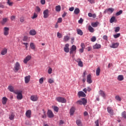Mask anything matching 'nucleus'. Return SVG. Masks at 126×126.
Masks as SVG:
<instances>
[{
    "instance_id": "obj_26",
    "label": "nucleus",
    "mask_w": 126,
    "mask_h": 126,
    "mask_svg": "<svg viewBox=\"0 0 126 126\" xmlns=\"http://www.w3.org/2000/svg\"><path fill=\"white\" fill-rule=\"evenodd\" d=\"M7 20H8V19L7 18H3L2 20L1 21V24L3 25V24H5L6 22H7Z\"/></svg>"
},
{
    "instance_id": "obj_55",
    "label": "nucleus",
    "mask_w": 126,
    "mask_h": 126,
    "mask_svg": "<svg viewBox=\"0 0 126 126\" xmlns=\"http://www.w3.org/2000/svg\"><path fill=\"white\" fill-rule=\"evenodd\" d=\"M52 71H53V69H52V68L50 67L48 70L49 74H51Z\"/></svg>"
},
{
    "instance_id": "obj_39",
    "label": "nucleus",
    "mask_w": 126,
    "mask_h": 126,
    "mask_svg": "<svg viewBox=\"0 0 126 126\" xmlns=\"http://www.w3.org/2000/svg\"><path fill=\"white\" fill-rule=\"evenodd\" d=\"M123 13V10H120L119 12H117L116 13V16H119V15H121Z\"/></svg>"
},
{
    "instance_id": "obj_24",
    "label": "nucleus",
    "mask_w": 126,
    "mask_h": 126,
    "mask_svg": "<svg viewBox=\"0 0 126 126\" xmlns=\"http://www.w3.org/2000/svg\"><path fill=\"white\" fill-rule=\"evenodd\" d=\"M117 79L119 81H123V80H124V76L123 75H119Z\"/></svg>"
},
{
    "instance_id": "obj_62",
    "label": "nucleus",
    "mask_w": 126,
    "mask_h": 126,
    "mask_svg": "<svg viewBox=\"0 0 126 126\" xmlns=\"http://www.w3.org/2000/svg\"><path fill=\"white\" fill-rule=\"evenodd\" d=\"M41 4H45V3H46V0H41Z\"/></svg>"
},
{
    "instance_id": "obj_35",
    "label": "nucleus",
    "mask_w": 126,
    "mask_h": 126,
    "mask_svg": "<svg viewBox=\"0 0 126 126\" xmlns=\"http://www.w3.org/2000/svg\"><path fill=\"white\" fill-rule=\"evenodd\" d=\"M61 6L60 5H58L56 6V11H57V12H60L61 11Z\"/></svg>"
},
{
    "instance_id": "obj_45",
    "label": "nucleus",
    "mask_w": 126,
    "mask_h": 126,
    "mask_svg": "<svg viewBox=\"0 0 126 126\" xmlns=\"http://www.w3.org/2000/svg\"><path fill=\"white\" fill-rule=\"evenodd\" d=\"M54 110L55 111V112H59V107L58 106H54L53 107Z\"/></svg>"
},
{
    "instance_id": "obj_59",
    "label": "nucleus",
    "mask_w": 126,
    "mask_h": 126,
    "mask_svg": "<svg viewBox=\"0 0 126 126\" xmlns=\"http://www.w3.org/2000/svg\"><path fill=\"white\" fill-rule=\"evenodd\" d=\"M81 47L82 48L84 49L85 48V45H84V43H82L81 44Z\"/></svg>"
},
{
    "instance_id": "obj_30",
    "label": "nucleus",
    "mask_w": 126,
    "mask_h": 126,
    "mask_svg": "<svg viewBox=\"0 0 126 126\" xmlns=\"http://www.w3.org/2000/svg\"><path fill=\"white\" fill-rule=\"evenodd\" d=\"M80 12V10L78 8H76L74 11V13L75 14H78Z\"/></svg>"
},
{
    "instance_id": "obj_54",
    "label": "nucleus",
    "mask_w": 126,
    "mask_h": 126,
    "mask_svg": "<svg viewBox=\"0 0 126 126\" xmlns=\"http://www.w3.org/2000/svg\"><path fill=\"white\" fill-rule=\"evenodd\" d=\"M28 39V37H27V36H25L23 38V41H24V42H26Z\"/></svg>"
},
{
    "instance_id": "obj_42",
    "label": "nucleus",
    "mask_w": 126,
    "mask_h": 126,
    "mask_svg": "<svg viewBox=\"0 0 126 126\" xmlns=\"http://www.w3.org/2000/svg\"><path fill=\"white\" fill-rule=\"evenodd\" d=\"M115 99H116V100H117V101H122V98H121V97H120L119 95H116V96H115Z\"/></svg>"
},
{
    "instance_id": "obj_48",
    "label": "nucleus",
    "mask_w": 126,
    "mask_h": 126,
    "mask_svg": "<svg viewBox=\"0 0 126 126\" xmlns=\"http://www.w3.org/2000/svg\"><path fill=\"white\" fill-rule=\"evenodd\" d=\"M120 36H121V33H117L116 34L114 35V37L115 39H117V38H119V37H120Z\"/></svg>"
},
{
    "instance_id": "obj_37",
    "label": "nucleus",
    "mask_w": 126,
    "mask_h": 126,
    "mask_svg": "<svg viewBox=\"0 0 126 126\" xmlns=\"http://www.w3.org/2000/svg\"><path fill=\"white\" fill-rule=\"evenodd\" d=\"M82 101L83 102V105L85 106V105H86V103H87V100L85 99V98H83L82 99Z\"/></svg>"
},
{
    "instance_id": "obj_6",
    "label": "nucleus",
    "mask_w": 126,
    "mask_h": 126,
    "mask_svg": "<svg viewBox=\"0 0 126 126\" xmlns=\"http://www.w3.org/2000/svg\"><path fill=\"white\" fill-rule=\"evenodd\" d=\"M3 34L4 36H7L9 34V28L7 27H4L3 29Z\"/></svg>"
},
{
    "instance_id": "obj_57",
    "label": "nucleus",
    "mask_w": 126,
    "mask_h": 126,
    "mask_svg": "<svg viewBox=\"0 0 126 126\" xmlns=\"http://www.w3.org/2000/svg\"><path fill=\"white\" fill-rule=\"evenodd\" d=\"M63 21V19L62 18H59L58 20L57 23H61V22Z\"/></svg>"
},
{
    "instance_id": "obj_8",
    "label": "nucleus",
    "mask_w": 126,
    "mask_h": 126,
    "mask_svg": "<svg viewBox=\"0 0 126 126\" xmlns=\"http://www.w3.org/2000/svg\"><path fill=\"white\" fill-rule=\"evenodd\" d=\"M32 57L30 55H28L24 59L23 61V63H28V62H29V61H30V60H31L32 59Z\"/></svg>"
},
{
    "instance_id": "obj_15",
    "label": "nucleus",
    "mask_w": 126,
    "mask_h": 126,
    "mask_svg": "<svg viewBox=\"0 0 126 126\" xmlns=\"http://www.w3.org/2000/svg\"><path fill=\"white\" fill-rule=\"evenodd\" d=\"M78 95L79 97H86V94L82 91L79 92L78 93Z\"/></svg>"
},
{
    "instance_id": "obj_32",
    "label": "nucleus",
    "mask_w": 126,
    "mask_h": 126,
    "mask_svg": "<svg viewBox=\"0 0 126 126\" xmlns=\"http://www.w3.org/2000/svg\"><path fill=\"white\" fill-rule=\"evenodd\" d=\"M88 29H89V31H90L91 33L94 32V29L92 27H91V26H89Z\"/></svg>"
},
{
    "instance_id": "obj_33",
    "label": "nucleus",
    "mask_w": 126,
    "mask_h": 126,
    "mask_svg": "<svg viewBox=\"0 0 126 126\" xmlns=\"http://www.w3.org/2000/svg\"><path fill=\"white\" fill-rule=\"evenodd\" d=\"M98 24H99V22H96L94 23H92L91 25L93 27H97L98 26Z\"/></svg>"
},
{
    "instance_id": "obj_46",
    "label": "nucleus",
    "mask_w": 126,
    "mask_h": 126,
    "mask_svg": "<svg viewBox=\"0 0 126 126\" xmlns=\"http://www.w3.org/2000/svg\"><path fill=\"white\" fill-rule=\"evenodd\" d=\"M76 104H78V105H83V102H82V100H78L76 102Z\"/></svg>"
},
{
    "instance_id": "obj_9",
    "label": "nucleus",
    "mask_w": 126,
    "mask_h": 126,
    "mask_svg": "<svg viewBox=\"0 0 126 126\" xmlns=\"http://www.w3.org/2000/svg\"><path fill=\"white\" fill-rule=\"evenodd\" d=\"M63 50L65 53H69V44L67 43L66 44L64 47Z\"/></svg>"
},
{
    "instance_id": "obj_56",
    "label": "nucleus",
    "mask_w": 126,
    "mask_h": 126,
    "mask_svg": "<svg viewBox=\"0 0 126 126\" xmlns=\"http://www.w3.org/2000/svg\"><path fill=\"white\" fill-rule=\"evenodd\" d=\"M78 23H79L80 24L83 23V19L80 18V20L78 21Z\"/></svg>"
},
{
    "instance_id": "obj_7",
    "label": "nucleus",
    "mask_w": 126,
    "mask_h": 126,
    "mask_svg": "<svg viewBox=\"0 0 126 126\" xmlns=\"http://www.w3.org/2000/svg\"><path fill=\"white\" fill-rule=\"evenodd\" d=\"M50 11L48 9H46L43 11V17L44 18H48L49 17V13Z\"/></svg>"
},
{
    "instance_id": "obj_53",
    "label": "nucleus",
    "mask_w": 126,
    "mask_h": 126,
    "mask_svg": "<svg viewBox=\"0 0 126 126\" xmlns=\"http://www.w3.org/2000/svg\"><path fill=\"white\" fill-rule=\"evenodd\" d=\"M120 28L119 27L115 28V32H116V33H117V32H119L120 31Z\"/></svg>"
},
{
    "instance_id": "obj_58",
    "label": "nucleus",
    "mask_w": 126,
    "mask_h": 126,
    "mask_svg": "<svg viewBox=\"0 0 126 126\" xmlns=\"http://www.w3.org/2000/svg\"><path fill=\"white\" fill-rule=\"evenodd\" d=\"M103 40H105L106 41H107V40H108V36L103 35Z\"/></svg>"
},
{
    "instance_id": "obj_29",
    "label": "nucleus",
    "mask_w": 126,
    "mask_h": 126,
    "mask_svg": "<svg viewBox=\"0 0 126 126\" xmlns=\"http://www.w3.org/2000/svg\"><path fill=\"white\" fill-rule=\"evenodd\" d=\"M7 53V49L5 48L1 51V55H2V56H4V55L6 54Z\"/></svg>"
},
{
    "instance_id": "obj_50",
    "label": "nucleus",
    "mask_w": 126,
    "mask_h": 126,
    "mask_svg": "<svg viewBox=\"0 0 126 126\" xmlns=\"http://www.w3.org/2000/svg\"><path fill=\"white\" fill-rule=\"evenodd\" d=\"M40 11H41V9L40 8V7H39V6H36V12H40Z\"/></svg>"
},
{
    "instance_id": "obj_12",
    "label": "nucleus",
    "mask_w": 126,
    "mask_h": 126,
    "mask_svg": "<svg viewBox=\"0 0 126 126\" xmlns=\"http://www.w3.org/2000/svg\"><path fill=\"white\" fill-rule=\"evenodd\" d=\"M38 96L37 95H32L31 96V100H32V101H33V102H35V101H38Z\"/></svg>"
},
{
    "instance_id": "obj_63",
    "label": "nucleus",
    "mask_w": 126,
    "mask_h": 126,
    "mask_svg": "<svg viewBox=\"0 0 126 126\" xmlns=\"http://www.w3.org/2000/svg\"><path fill=\"white\" fill-rule=\"evenodd\" d=\"M69 11H72L73 10H74V7L69 8Z\"/></svg>"
},
{
    "instance_id": "obj_28",
    "label": "nucleus",
    "mask_w": 126,
    "mask_h": 126,
    "mask_svg": "<svg viewBox=\"0 0 126 126\" xmlns=\"http://www.w3.org/2000/svg\"><path fill=\"white\" fill-rule=\"evenodd\" d=\"M100 72H101V69H100V67H97L96 70V76L100 75Z\"/></svg>"
},
{
    "instance_id": "obj_60",
    "label": "nucleus",
    "mask_w": 126,
    "mask_h": 126,
    "mask_svg": "<svg viewBox=\"0 0 126 126\" xmlns=\"http://www.w3.org/2000/svg\"><path fill=\"white\" fill-rule=\"evenodd\" d=\"M23 45H25V46H26V49H27L28 48V43H23Z\"/></svg>"
},
{
    "instance_id": "obj_1",
    "label": "nucleus",
    "mask_w": 126,
    "mask_h": 126,
    "mask_svg": "<svg viewBox=\"0 0 126 126\" xmlns=\"http://www.w3.org/2000/svg\"><path fill=\"white\" fill-rule=\"evenodd\" d=\"M14 93L17 94V99H18V100H21L22 98H23L22 92L20 91H16Z\"/></svg>"
},
{
    "instance_id": "obj_40",
    "label": "nucleus",
    "mask_w": 126,
    "mask_h": 126,
    "mask_svg": "<svg viewBox=\"0 0 126 126\" xmlns=\"http://www.w3.org/2000/svg\"><path fill=\"white\" fill-rule=\"evenodd\" d=\"M115 19H116V17H111L110 20V23H113V22H114Z\"/></svg>"
},
{
    "instance_id": "obj_16",
    "label": "nucleus",
    "mask_w": 126,
    "mask_h": 126,
    "mask_svg": "<svg viewBox=\"0 0 126 126\" xmlns=\"http://www.w3.org/2000/svg\"><path fill=\"white\" fill-rule=\"evenodd\" d=\"M47 115L48 116L49 118H53L54 117V113L53 112L50 110H48L47 112Z\"/></svg>"
},
{
    "instance_id": "obj_11",
    "label": "nucleus",
    "mask_w": 126,
    "mask_h": 126,
    "mask_svg": "<svg viewBox=\"0 0 126 126\" xmlns=\"http://www.w3.org/2000/svg\"><path fill=\"white\" fill-rule=\"evenodd\" d=\"M14 68L15 70H16V71H18V70L20 69V64L18 62L16 63L15 64Z\"/></svg>"
},
{
    "instance_id": "obj_41",
    "label": "nucleus",
    "mask_w": 126,
    "mask_h": 126,
    "mask_svg": "<svg viewBox=\"0 0 126 126\" xmlns=\"http://www.w3.org/2000/svg\"><path fill=\"white\" fill-rule=\"evenodd\" d=\"M7 3L9 6H12V4H13V2H10V0H7Z\"/></svg>"
},
{
    "instance_id": "obj_10",
    "label": "nucleus",
    "mask_w": 126,
    "mask_h": 126,
    "mask_svg": "<svg viewBox=\"0 0 126 126\" xmlns=\"http://www.w3.org/2000/svg\"><path fill=\"white\" fill-rule=\"evenodd\" d=\"M76 62L78 63V65L79 66H80L81 67H82L83 66V63L82 61H81V59H78L76 60Z\"/></svg>"
},
{
    "instance_id": "obj_36",
    "label": "nucleus",
    "mask_w": 126,
    "mask_h": 126,
    "mask_svg": "<svg viewBox=\"0 0 126 126\" xmlns=\"http://www.w3.org/2000/svg\"><path fill=\"white\" fill-rule=\"evenodd\" d=\"M76 123L78 126H82V123H81V121L80 120H77Z\"/></svg>"
},
{
    "instance_id": "obj_64",
    "label": "nucleus",
    "mask_w": 126,
    "mask_h": 126,
    "mask_svg": "<svg viewBox=\"0 0 126 126\" xmlns=\"http://www.w3.org/2000/svg\"><path fill=\"white\" fill-rule=\"evenodd\" d=\"M87 74V72L86 71H85L83 73V77H85V75Z\"/></svg>"
},
{
    "instance_id": "obj_3",
    "label": "nucleus",
    "mask_w": 126,
    "mask_h": 126,
    "mask_svg": "<svg viewBox=\"0 0 126 126\" xmlns=\"http://www.w3.org/2000/svg\"><path fill=\"white\" fill-rule=\"evenodd\" d=\"M56 100L59 103H66V99L62 97H57L56 98Z\"/></svg>"
},
{
    "instance_id": "obj_18",
    "label": "nucleus",
    "mask_w": 126,
    "mask_h": 126,
    "mask_svg": "<svg viewBox=\"0 0 126 126\" xmlns=\"http://www.w3.org/2000/svg\"><path fill=\"white\" fill-rule=\"evenodd\" d=\"M37 34V32L35 30H32L30 31V35H32V36H35Z\"/></svg>"
},
{
    "instance_id": "obj_61",
    "label": "nucleus",
    "mask_w": 126,
    "mask_h": 126,
    "mask_svg": "<svg viewBox=\"0 0 126 126\" xmlns=\"http://www.w3.org/2000/svg\"><path fill=\"white\" fill-rule=\"evenodd\" d=\"M20 22H24V17H21L20 19Z\"/></svg>"
},
{
    "instance_id": "obj_22",
    "label": "nucleus",
    "mask_w": 126,
    "mask_h": 126,
    "mask_svg": "<svg viewBox=\"0 0 126 126\" xmlns=\"http://www.w3.org/2000/svg\"><path fill=\"white\" fill-rule=\"evenodd\" d=\"M7 102V98H6L5 97H3L2 98V103L3 105H5V104H6Z\"/></svg>"
},
{
    "instance_id": "obj_34",
    "label": "nucleus",
    "mask_w": 126,
    "mask_h": 126,
    "mask_svg": "<svg viewBox=\"0 0 126 126\" xmlns=\"http://www.w3.org/2000/svg\"><path fill=\"white\" fill-rule=\"evenodd\" d=\"M14 117H15L14 114L11 113V115L9 116V119L11 120V121H12V120H14Z\"/></svg>"
},
{
    "instance_id": "obj_5",
    "label": "nucleus",
    "mask_w": 126,
    "mask_h": 126,
    "mask_svg": "<svg viewBox=\"0 0 126 126\" xmlns=\"http://www.w3.org/2000/svg\"><path fill=\"white\" fill-rule=\"evenodd\" d=\"M114 8H109L108 9H106L104 12V13H108V14H111L113 13L114 12Z\"/></svg>"
},
{
    "instance_id": "obj_47",
    "label": "nucleus",
    "mask_w": 126,
    "mask_h": 126,
    "mask_svg": "<svg viewBox=\"0 0 126 126\" xmlns=\"http://www.w3.org/2000/svg\"><path fill=\"white\" fill-rule=\"evenodd\" d=\"M39 82L40 84H43V82H44V78L42 77L40 79H39Z\"/></svg>"
},
{
    "instance_id": "obj_38",
    "label": "nucleus",
    "mask_w": 126,
    "mask_h": 126,
    "mask_svg": "<svg viewBox=\"0 0 126 126\" xmlns=\"http://www.w3.org/2000/svg\"><path fill=\"white\" fill-rule=\"evenodd\" d=\"M63 39L65 42H67V41H68V40H69V36L67 35L65 36H64Z\"/></svg>"
},
{
    "instance_id": "obj_52",
    "label": "nucleus",
    "mask_w": 126,
    "mask_h": 126,
    "mask_svg": "<svg viewBox=\"0 0 126 126\" xmlns=\"http://www.w3.org/2000/svg\"><path fill=\"white\" fill-rule=\"evenodd\" d=\"M96 37L95 36H93L92 38L91 39V41L92 42H95L96 41Z\"/></svg>"
},
{
    "instance_id": "obj_27",
    "label": "nucleus",
    "mask_w": 126,
    "mask_h": 126,
    "mask_svg": "<svg viewBox=\"0 0 126 126\" xmlns=\"http://www.w3.org/2000/svg\"><path fill=\"white\" fill-rule=\"evenodd\" d=\"M30 46L31 47L32 50H35L36 49V46L33 42L30 43Z\"/></svg>"
},
{
    "instance_id": "obj_51",
    "label": "nucleus",
    "mask_w": 126,
    "mask_h": 126,
    "mask_svg": "<svg viewBox=\"0 0 126 126\" xmlns=\"http://www.w3.org/2000/svg\"><path fill=\"white\" fill-rule=\"evenodd\" d=\"M57 37H58V38H61L63 37V35L61 33L58 32L57 33Z\"/></svg>"
},
{
    "instance_id": "obj_21",
    "label": "nucleus",
    "mask_w": 126,
    "mask_h": 126,
    "mask_svg": "<svg viewBox=\"0 0 126 126\" xmlns=\"http://www.w3.org/2000/svg\"><path fill=\"white\" fill-rule=\"evenodd\" d=\"M74 112H75V108L72 107L70 109V114L71 116H73V114H74Z\"/></svg>"
},
{
    "instance_id": "obj_44",
    "label": "nucleus",
    "mask_w": 126,
    "mask_h": 126,
    "mask_svg": "<svg viewBox=\"0 0 126 126\" xmlns=\"http://www.w3.org/2000/svg\"><path fill=\"white\" fill-rule=\"evenodd\" d=\"M48 82L49 83H50V84H52V83H54V79L50 78V79H48Z\"/></svg>"
},
{
    "instance_id": "obj_23",
    "label": "nucleus",
    "mask_w": 126,
    "mask_h": 126,
    "mask_svg": "<svg viewBox=\"0 0 126 126\" xmlns=\"http://www.w3.org/2000/svg\"><path fill=\"white\" fill-rule=\"evenodd\" d=\"M99 95H101L103 98H105L106 97V94H105V93L102 90H100L99 91Z\"/></svg>"
},
{
    "instance_id": "obj_14",
    "label": "nucleus",
    "mask_w": 126,
    "mask_h": 126,
    "mask_svg": "<svg viewBox=\"0 0 126 126\" xmlns=\"http://www.w3.org/2000/svg\"><path fill=\"white\" fill-rule=\"evenodd\" d=\"M31 114H32V112L31 110H27L26 112V116L27 118L30 119V118H31Z\"/></svg>"
},
{
    "instance_id": "obj_43",
    "label": "nucleus",
    "mask_w": 126,
    "mask_h": 126,
    "mask_svg": "<svg viewBox=\"0 0 126 126\" xmlns=\"http://www.w3.org/2000/svg\"><path fill=\"white\" fill-rule=\"evenodd\" d=\"M37 17H38V15L36 13H34L33 15L32 18V19H35V18H37Z\"/></svg>"
},
{
    "instance_id": "obj_49",
    "label": "nucleus",
    "mask_w": 126,
    "mask_h": 126,
    "mask_svg": "<svg viewBox=\"0 0 126 126\" xmlns=\"http://www.w3.org/2000/svg\"><path fill=\"white\" fill-rule=\"evenodd\" d=\"M123 118H124V119H126V111H124L122 114Z\"/></svg>"
},
{
    "instance_id": "obj_19",
    "label": "nucleus",
    "mask_w": 126,
    "mask_h": 126,
    "mask_svg": "<svg viewBox=\"0 0 126 126\" xmlns=\"http://www.w3.org/2000/svg\"><path fill=\"white\" fill-rule=\"evenodd\" d=\"M30 75H29L28 76H26L25 77V83H29V81H30V78H31Z\"/></svg>"
},
{
    "instance_id": "obj_17",
    "label": "nucleus",
    "mask_w": 126,
    "mask_h": 126,
    "mask_svg": "<svg viewBox=\"0 0 126 126\" xmlns=\"http://www.w3.org/2000/svg\"><path fill=\"white\" fill-rule=\"evenodd\" d=\"M120 45L119 43H113L111 46H110L111 48H113V49H116L119 47Z\"/></svg>"
},
{
    "instance_id": "obj_31",
    "label": "nucleus",
    "mask_w": 126,
    "mask_h": 126,
    "mask_svg": "<svg viewBox=\"0 0 126 126\" xmlns=\"http://www.w3.org/2000/svg\"><path fill=\"white\" fill-rule=\"evenodd\" d=\"M77 34H78V35H80V36H82V35H83V32L80 29H77Z\"/></svg>"
},
{
    "instance_id": "obj_13",
    "label": "nucleus",
    "mask_w": 126,
    "mask_h": 126,
    "mask_svg": "<svg viewBox=\"0 0 126 126\" xmlns=\"http://www.w3.org/2000/svg\"><path fill=\"white\" fill-rule=\"evenodd\" d=\"M107 112L110 114V115H111V116L114 115V110L112 109V107H107Z\"/></svg>"
},
{
    "instance_id": "obj_20",
    "label": "nucleus",
    "mask_w": 126,
    "mask_h": 126,
    "mask_svg": "<svg viewBox=\"0 0 126 126\" xmlns=\"http://www.w3.org/2000/svg\"><path fill=\"white\" fill-rule=\"evenodd\" d=\"M101 48V45L98 44V43L95 44L93 46V49L94 50H97L98 49Z\"/></svg>"
},
{
    "instance_id": "obj_25",
    "label": "nucleus",
    "mask_w": 126,
    "mask_h": 126,
    "mask_svg": "<svg viewBox=\"0 0 126 126\" xmlns=\"http://www.w3.org/2000/svg\"><path fill=\"white\" fill-rule=\"evenodd\" d=\"M8 89L10 92H13L14 93L15 92H14V88H13L12 86H9L8 87Z\"/></svg>"
},
{
    "instance_id": "obj_4",
    "label": "nucleus",
    "mask_w": 126,
    "mask_h": 126,
    "mask_svg": "<svg viewBox=\"0 0 126 126\" xmlns=\"http://www.w3.org/2000/svg\"><path fill=\"white\" fill-rule=\"evenodd\" d=\"M87 82L89 83V84H91L93 81H92V77L91 74H89L87 76Z\"/></svg>"
},
{
    "instance_id": "obj_2",
    "label": "nucleus",
    "mask_w": 126,
    "mask_h": 126,
    "mask_svg": "<svg viewBox=\"0 0 126 126\" xmlns=\"http://www.w3.org/2000/svg\"><path fill=\"white\" fill-rule=\"evenodd\" d=\"M69 53L70 55L75 54L76 53V46L74 45H72L71 48L70 49Z\"/></svg>"
}]
</instances>
